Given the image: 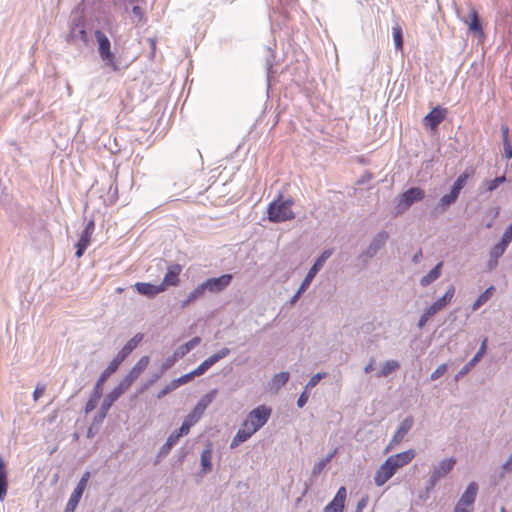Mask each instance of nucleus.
<instances>
[{
	"label": "nucleus",
	"mask_w": 512,
	"mask_h": 512,
	"mask_svg": "<svg viewBox=\"0 0 512 512\" xmlns=\"http://www.w3.org/2000/svg\"><path fill=\"white\" fill-rule=\"evenodd\" d=\"M164 373H161V370L158 373L152 375L151 379L145 384L142 391L146 390L150 385L154 384Z\"/></svg>",
	"instance_id": "680f3d73"
},
{
	"label": "nucleus",
	"mask_w": 512,
	"mask_h": 512,
	"mask_svg": "<svg viewBox=\"0 0 512 512\" xmlns=\"http://www.w3.org/2000/svg\"><path fill=\"white\" fill-rule=\"evenodd\" d=\"M439 480L440 479L431 472L430 478H429V480L427 482V489L429 490V489L434 488V486L437 484V482Z\"/></svg>",
	"instance_id": "0e129e2a"
},
{
	"label": "nucleus",
	"mask_w": 512,
	"mask_h": 512,
	"mask_svg": "<svg viewBox=\"0 0 512 512\" xmlns=\"http://www.w3.org/2000/svg\"><path fill=\"white\" fill-rule=\"evenodd\" d=\"M271 412V408L265 405L256 407L247 415L244 426H248L252 432H257L267 423Z\"/></svg>",
	"instance_id": "423d86ee"
},
{
	"label": "nucleus",
	"mask_w": 512,
	"mask_h": 512,
	"mask_svg": "<svg viewBox=\"0 0 512 512\" xmlns=\"http://www.w3.org/2000/svg\"><path fill=\"white\" fill-rule=\"evenodd\" d=\"M511 241H512V223L505 229L499 243L508 247L509 244L511 243Z\"/></svg>",
	"instance_id": "09e8293b"
},
{
	"label": "nucleus",
	"mask_w": 512,
	"mask_h": 512,
	"mask_svg": "<svg viewBox=\"0 0 512 512\" xmlns=\"http://www.w3.org/2000/svg\"><path fill=\"white\" fill-rule=\"evenodd\" d=\"M477 492H478V485L477 483L475 482H471L466 490L464 491V493L461 495L459 501H458V504H461L463 506H471L475 499H476V496H477Z\"/></svg>",
	"instance_id": "b1692460"
},
{
	"label": "nucleus",
	"mask_w": 512,
	"mask_h": 512,
	"mask_svg": "<svg viewBox=\"0 0 512 512\" xmlns=\"http://www.w3.org/2000/svg\"><path fill=\"white\" fill-rule=\"evenodd\" d=\"M201 342V338L196 336L192 338L190 341L185 343L186 347H189V351L193 350L197 345H199Z\"/></svg>",
	"instance_id": "e2e57ef3"
},
{
	"label": "nucleus",
	"mask_w": 512,
	"mask_h": 512,
	"mask_svg": "<svg viewBox=\"0 0 512 512\" xmlns=\"http://www.w3.org/2000/svg\"><path fill=\"white\" fill-rule=\"evenodd\" d=\"M470 175L471 174L469 172H467V171H465L464 173L459 175L458 178L453 183L450 191H452L454 194L459 196L460 191L466 185V182H467L468 178L470 177Z\"/></svg>",
	"instance_id": "c9c22d12"
},
{
	"label": "nucleus",
	"mask_w": 512,
	"mask_h": 512,
	"mask_svg": "<svg viewBox=\"0 0 512 512\" xmlns=\"http://www.w3.org/2000/svg\"><path fill=\"white\" fill-rule=\"evenodd\" d=\"M414 425V418L413 416L409 415L403 421L400 423L398 427V431L402 433L404 436L407 435V433L411 430V428Z\"/></svg>",
	"instance_id": "79ce46f5"
},
{
	"label": "nucleus",
	"mask_w": 512,
	"mask_h": 512,
	"mask_svg": "<svg viewBox=\"0 0 512 512\" xmlns=\"http://www.w3.org/2000/svg\"><path fill=\"white\" fill-rule=\"evenodd\" d=\"M195 374L193 373V371L187 373V374H184L182 375L181 377L177 378V379H174L176 385L178 386V388L188 382H190L191 380H193L195 378Z\"/></svg>",
	"instance_id": "603ef678"
},
{
	"label": "nucleus",
	"mask_w": 512,
	"mask_h": 512,
	"mask_svg": "<svg viewBox=\"0 0 512 512\" xmlns=\"http://www.w3.org/2000/svg\"><path fill=\"white\" fill-rule=\"evenodd\" d=\"M447 370H448V365L446 363L441 364L440 366L437 367V369L435 371L432 372L430 379L432 381L439 379L447 372Z\"/></svg>",
	"instance_id": "8fccbe9b"
},
{
	"label": "nucleus",
	"mask_w": 512,
	"mask_h": 512,
	"mask_svg": "<svg viewBox=\"0 0 512 512\" xmlns=\"http://www.w3.org/2000/svg\"><path fill=\"white\" fill-rule=\"evenodd\" d=\"M504 146V158L506 160H510L512 158V145L511 142L503 143Z\"/></svg>",
	"instance_id": "bf43d9fd"
},
{
	"label": "nucleus",
	"mask_w": 512,
	"mask_h": 512,
	"mask_svg": "<svg viewBox=\"0 0 512 512\" xmlns=\"http://www.w3.org/2000/svg\"><path fill=\"white\" fill-rule=\"evenodd\" d=\"M455 293V288L453 285H450L446 291V293L438 299V301L445 307L453 298Z\"/></svg>",
	"instance_id": "de8ad7c7"
},
{
	"label": "nucleus",
	"mask_w": 512,
	"mask_h": 512,
	"mask_svg": "<svg viewBox=\"0 0 512 512\" xmlns=\"http://www.w3.org/2000/svg\"><path fill=\"white\" fill-rule=\"evenodd\" d=\"M404 435L402 433H400L398 430H396L394 436L392 437L387 449H390L392 448L394 445H397L399 444L403 439H404Z\"/></svg>",
	"instance_id": "6e6d98bb"
},
{
	"label": "nucleus",
	"mask_w": 512,
	"mask_h": 512,
	"mask_svg": "<svg viewBox=\"0 0 512 512\" xmlns=\"http://www.w3.org/2000/svg\"><path fill=\"white\" fill-rule=\"evenodd\" d=\"M230 354L229 348H222L215 354L211 355L207 359H205L198 367H196L193 371L195 376H201L203 375L210 367H212L214 364H216L221 359L227 357Z\"/></svg>",
	"instance_id": "ddd939ff"
},
{
	"label": "nucleus",
	"mask_w": 512,
	"mask_h": 512,
	"mask_svg": "<svg viewBox=\"0 0 512 512\" xmlns=\"http://www.w3.org/2000/svg\"><path fill=\"white\" fill-rule=\"evenodd\" d=\"M182 270V267L179 264H173L168 267V270L164 276L163 282L160 285H164V290L167 286H176L178 285L179 279L178 276Z\"/></svg>",
	"instance_id": "412c9836"
},
{
	"label": "nucleus",
	"mask_w": 512,
	"mask_h": 512,
	"mask_svg": "<svg viewBox=\"0 0 512 512\" xmlns=\"http://www.w3.org/2000/svg\"><path fill=\"white\" fill-rule=\"evenodd\" d=\"M444 118L445 111L440 108H434L425 116L424 121L431 129H435L444 120Z\"/></svg>",
	"instance_id": "a878e982"
},
{
	"label": "nucleus",
	"mask_w": 512,
	"mask_h": 512,
	"mask_svg": "<svg viewBox=\"0 0 512 512\" xmlns=\"http://www.w3.org/2000/svg\"><path fill=\"white\" fill-rule=\"evenodd\" d=\"M392 35L395 44L396 50H402L403 47V36L402 29L399 25H396L392 28Z\"/></svg>",
	"instance_id": "a19ab883"
},
{
	"label": "nucleus",
	"mask_w": 512,
	"mask_h": 512,
	"mask_svg": "<svg viewBox=\"0 0 512 512\" xmlns=\"http://www.w3.org/2000/svg\"><path fill=\"white\" fill-rule=\"evenodd\" d=\"M143 335L141 333L136 334L133 338H131L119 351L116 357L112 360L118 366L128 357V355L138 346V344L142 341Z\"/></svg>",
	"instance_id": "dca6fc26"
},
{
	"label": "nucleus",
	"mask_w": 512,
	"mask_h": 512,
	"mask_svg": "<svg viewBox=\"0 0 512 512\" xmlns=\"http://www.w3.org/2000/svg\"><path fill=\"white\" fill-rule=\"evenodd\" d=\"M458 196L450 191L448 194L443 195L438 203V207L442 212L446 211L453 203L456 202Z\"/></svg>",
	"instance_id": "e433bc0d"
},
{
	"label": "nucleus",
	"mask_w": 512,
	"mask_h": 512,
	"mask_svg": "<svg viewBox=\"0 0 512 512\" xmlns=\"http://www.w3.org/2000/svg\"><path fill=\"white\" fill-rule=\"evenodd\" d=\"M486 350H487V338H484L477 353L455 375V381H459L462 377H464L482 359V357L486 353Z\"/></svg>",
	"instance_id": "4468645a"
},
{
	"label": "nucleus",
	"mask_w": 512,
	"mask_h": 512,
	"mask_svg": "<svg viewBox=\"0 0 512 512\" xmlns=\"http://www.w3.org/2000/svg\"><path fill=\"white\" fill-rule=\"evenodd\" d=\"M215 392L208 393L204 395L196 404L194 409L185 417L180 429L182 433L188 434L190 431V428L196 424L200 418L202 417L203 413L207 409V407L211 404V402L214 399Z\"/></svg>",
	"instance_id": "7ed1b4c3"
},
{
	"label": "nucleus",
	"mask_w": 512,
	"mask_h": 512,
	"mask_svg": "<svg viewBox=\"0 0 512 512\" xmlns=\"http://www.w3.org/2000/svg\"><path fill=\"white\" fill-rule=\"evenodd\" d=\"M135 288L138 293L147 297H154L164 291V285H153L144 282H137Z\"/></svg>",
	"instance_id": "5701e85b"
},
{
	"label": "nucleus",
	"mask_w": 512,
	"mask_h": 512,
	"mask_svg": "<svg viewBox=\"0 0 512 512\" xmlns=\"http://www.w3.org/2000/svg\"><path fill=\"white\" fill-rule=\"evenodd\" d=\"M294 201L291 198L283 200L280 194L277 199L273 200L268 207V220L273 223L285 222L292 220L295 215L292 210Z\"/></svg>",
	"instance_id": "f257e3e1"
},
{
	"label": "nucleus",
	"mask_w": 512,
	"mask_h": 512,
	"mask_svg": "<svg viewBox=\"0 0 512 512\" xmlns=\"http://www.w3.org/2000/svg\"><path fill=\"white\" fill-rule=\"evenodd\" d=\"M232 281L231 274H223L217 278H209L201 283L204 292H209L212 294H217L224 291Z\"/></svg>",
	"instance_id": "9b49d317"
},
{
	"label": "nucleus",
	"mask_w": 512,
	"mask_h": 512,
	"mask_svg": "<svg viewBox=\"0 0 512 512\" xmlns=\"http://www.w3.org/2000/svg\"><path fill=\"white\" fill-rule=\"evenodd\" d=\"M69 39L73 40V41L82 40L85 42L86 41V31L84 30L83 27L76 24L75 26H73L71 28V31L69 34Z\"/></svg>",
	"instance_id": "58836bf2"
},
{
	"label": "nucleus",
	"mask_w": 512,
	"mask_h": 512,
	"mask_svg": "<svg viewBox=\"0 0 512 512\" xmlns=\"http://www.w3.org/2000/svg\"><path fill=\"white\" fill-rule=\"evenodd\" d=\"M177 359L174 355L169 356L161 365V373H165L167 370H169L175 363Z\"/></svg>",
	"instance_id": "864d4df0"
},
{
	"label": "nucleus",
	"mask_w": 512,
	"mask_h": 512,
	"mask_svg": "<svg viewBox=\"0 0 512 512\" xmlns=\"http://www.w3.org/2000/svg\"><path fill=\"white\" fill-rule=\"evenodd\" d=\"M90 478V472H85L81 479L79 480L77 486L73 490L72 494L70 495V498L66 504L64 512H75L77 505L84 493V490L86 489L87 483Z\"/></svg>",
	"instance_id": "9d476101"
},
{
	"label": "nucleus",
	"mask_w": 512,
	"mask_h": 512,
	"mask_svg": "<svg viewBox=\"0 0 512 512\" xmlns=\"http://www.w3.org/2000/svg\"><path fill=\"white\" fill-rule=\"evenodd\" d=\"M327 376L326 372H319L313 375L309 381L307 382L305 389L310 390L314 388L322 379H324Z\"/></svg>",
	"instance_id": "a18cd8bd"
},
{
	"label": "nucleus",
	"mask_w": 512,
	"mask_h": 512,
	"mask_svg": "<svg viewBox=\"0 0 512 512\" xmlns=\"http://www.w3.org/2000/svg\"><path fill=\"white\" fill-rule=\"evenodd\" d=\"M334 252V249L329 248L325 249L320 256L315 260L311 268L309 269L308 273L306 274L305 278L302 281V288L304 286L309 287L317 273L322 269L326 261L332 256Z\"/></svg>",
	"instance_id": "f8f14e48"
},
{
	"label": "nucleus",
	"mask_w": 512,
	"mask_h": 512,
	"mask_svg": "<svg viewBox=\"0 0 512 512\" xmlns=\"http://www.w3.org/2000/svg\"><path fill=\"white\" fill-rule=\"evenodd\" d=\"M309 399V394H308V390H304L300 396L298 397V400H297V406L299 408H302L306 405L307 401Z\"/></svg>",
	"instance_id": "4d7b16f0"
},
{
	"label": "nucleus",
	"mask_w": 512,
	"mask_h": 512,
	"mask_svg": "<svg viewBox=\"0 0 512 512\" xmlns=\"http://www.w3.org/2000/svg\"><path fill=\"white\" fill-rule=\"evenodd\" d=\"M502 469L505 472H512V452L509 458L503 463Z\"/></svg>",
	"instance_id": "338daca9"
},
{
	"label": "nucleus",
	"mask_w": 512,
	"mask_h": 512,
	"mask_svg": "<svg viewBox=\"0 0 512 512\" xmlns=\"http://www.w3.org/2000/svg\"><path fill=\"white\" fill-rule=\"evenodd\" d=\"M44 391H45V386L38 384L33 392V399L35 401H37L43 395Z\"/></svg>",
	"instance_id": "052dcab7"
},
{
	"label": "nucleus",
	"mask_w": 512,
	"mask_h": 512,
	"mask_svg": "<svg viewBox=\"0 0 512 512\" xmlns=\"http://www.w3.org/2000/svg\"><path fill=\"white\" fill-rule=\"evenodd\" d=\"M177 388H178V386L176 385L175 381L172 380L161 391H159V393L157 394V398L161 399L164 396H166L167 394H169L170 392L176 390Z\"/></svg>",
	"instance_id": "3c124183"
},
{
	"label": "nucleus",
	"mask_w": 512,
	"mask_h": 512,
	"mask_svg": "<svg viewBox=\"0 0 512 512\" xmlns=\"http://www.w3.org/2000/svg\"><path fill=\"white\" fill-rule=\"evenodd\" d=\"M114 4L123 5L124 12L129 15L132 24L141 26L147 22L145 14V0H115Z\"/></svg>",
	"instance_id": "f03ea898"
},
{
	"label": "nucleus",
	"mask_w": 512,
	"mask_h": 512,
	"mask_svg": "<svg viewBox=\"0 0 512 512\" xmlns=\"http://www.w3.org/2000/svg\"><path fill=\"white\" fill-rule=\"evenodd\" d=\"M213 444L207 442L200 456L201 474L206 475L212 471Z\"/></svg>",
	"instance_id": "6ab92c4d"
},
{
	"label": "nucleus",
	"mask_w": 512,
	"mask_h": 512,
	"mask_svg": "<svg viewBox=\"0 0 512 512\" xmlns=\"http://www.w3.org/2000/svg\"><path fill=\"white\" fill-rule=\"evenodd\" d=\"M506 249V246L497 243L491 248L489 256H491V258H496L499 260V258L505 253Z\"/></svg>",
	"instance_id": "49530a36"
},
{
	"label": "nucleus",
	"mask_w": 512,
	"mask_h": 512,
	"mask_svg": "<svg viewBox=\"0 0 512 512\" xmlns=\"http://www.w3.org/2000/svg\"><path fill=\"white\" fill-rule=\"evenodd\" d=\"M8 489V473L6 469V464L0 455V501L2 502L6 495Z\"/></svg>",
	"instance_id": "c756f323"
},
{
	"label": "nucleus",
	"mask_w": 512,
	"mask_h": 512,
	"mask_svg": "<svg viewBox=\"0 0 512 512\" xmlns=\"http://www.w3.org/2000/svg\"><path fill=\"white\" fill-rule=\"evenodd\" d=\"M335 453H336V451L330 453L327 457H325L324 459H321L319 462H317L312 469V474L315 476L320 474L325 469L327 464L332 460Z\"/></svg>",
	"instance_id": "ea45409f"
},
{
	"label": "nucleus",
	"mask_w": 512,
	"mask_h": 512,
	"mask_svg": "<svg viewBox=\"0 0 512 512\" xmlns=\"http://www.w3.org/2000/svg\"><path fill=\"white\" fill-rule=\"evenodd\" d=\"M497 265H498V259L491 258V256H489V260L487 262V269L489 271H492L497 267Z\"/></svg>",
	"instance_id": "774afa93"
},
{
	"label": "nucleus",
	"mask_w": 512,
	"mask_h": 512,
	"mask_svg": "<svg viewBox=\"0 0 512 512\" xmlns=\"http://www.w3.org/2000/svg\"><path fill=\"white\" fill-rule=\"evenodd\" d=\"M308 289V287L304 286V288H302V283L300 284L298 290L296 291V293L293 295V297L290 299V304L291 305H294L298 299L300 298V296Z\"/></svg>",
	"instance_id": "13d9d810"
},
{
	"label": "nucleus",
	"mask_w": 512,
	"mask_h": 512,
	"mask_svg": "<svg viewBox=\"0 0 512 512\" xmlns=\"http://www.w3.org/2000/svg\"><path fill=\"white\" fill-rule=\"evenodd\" d=\"M187 435L186 433H182L179 428L177 431L172 432L167 438L166 442L162 445L158 452V457H165L169 454L171 449L176 445L179 441L180 437Z\"/></svg>",
	"instance_id": "4be33fe9"
},
{
	"label": "nucleus",
	"mask_w": 512,
	"mask_h": 512,
	"mask_svg": "<svg viewBox=\"0 0 512 512\" xmlns=\"http://www.w3.org/2000/svg\"><path fill=\"white\" fill-rule=\"evenodd\" d=\"M205 295L204 289L201 284L197 285L188 295L187 297L181 301V307L185 308L189 306L194 301L202 298Z\"/></svg>",
	"instance_id": "2f4dec72"
},
{
	"label": "nucleus",
	"mask_w": 512,
	"mask_h": 512,
	"mask_svg": "<svg viewBox=\"0 0 512 512\" xmlns=\"http://www.w3.org/2000/svg\"><path fill=\"white\" fill-rule=\"evenodd\" d=\"M101 396H102L101 392L93 389L91 397H90V399L88 400V402L86 403V406H85V413L86 414L90 413L91 411H93L96 408V406L98 404V401L101 398Z\"/></svg>",
	"instance_id": "4c0bfd02"
},
{
	"label": "nucleus",
	"mask_w": 512,
	"mask_h": 512,
	"mask_svg": "<svg viewBox=\"0 0 512 512\" xmlns=\"http://www.w3.org/2000/svg\"><path fill=\"white\" fill-rule=\"evenodd\" d=\"M395 473L396 470L385 460V462L376 471L374 482L377 486H382L390 480Z\"/></svg>",
	"instance_id": "a211bd4d"
},
{
	"label": "nucleus",
	"mask_w": 512,
	"mask_h": 512,
	"mask_svg": "<svg viewBox=\"0 0 512 512\" xmlns=\"http://www.w3.org/2000/svg\"><path fill=\"white\" fill-rule=\"evenodd\" d=\"M347 496V491L344 486H341L333 500L325 506L323 512H343L344 504Z\"/></svg>",
	"instance_id": "f3484780"
},
{
	"label": "nucleus",
	"mask_w": 512,
	"mask_h": 512,
	"mask_svg": "<svg viewBox=\"0 0 512 512\" xmlns=\"http://www.w3.org/2000/svg\"><path fill=\"white\" fill-rule=\"evenodd\" d=\"M425 197V191L420 187H411L397 197V214L404 213L414 203L422 201Z\"/></svg>",
	"instance_id": "39448f33"
},
{
	"label": "nucleus",
	"mask_w": 512,
	"mask_h": 512,
	"mask_svg": "<svg viewBox=\"0 0 512 512\" xmlns=\"http://www.w3.org/2000/svg\"><path fill=\"white\" fill-rule=\"evenodd\" d=\"M95 38L98 43V52L101 60L114 71L118 70L116 57L114 53L111 52V43L108 37L102 31L96 30Z\"/></svg>",
	"instance_id": "20e7f679"
},
{
	"label": "nucleus",
	"mask_w": 512,
	"mask_h": 512,
	"mask_svg": "<svg viewBox=\"0 0 512 512\" xmlns=\"http://www.w3.org/2000/svg\"><path fill=\"white\" fill-rule=\"evenodd\" d=\"M443 308L445 307L438 300H436L432 305L427 307L418 321V328L422 329L426 325L428 320L435 314H437L439 311H441Z\"/></svg>",
	"instance_id": "393cba45"
},
{
	"label": "nucleus",
	"mask_w": 512,
	"mask_h": 512,
	"mask_svg": "<svg viewBox=\"0 0 512 512\" xmlns=\"http://www.w3.org/2000/svg\"><path fill=\"white\" fill-rule=\"evenodd\" d=\"M415 456L416 451L414 449H409L407 451L388 457L386 461L397 471L399 468L410 463Z\"/></svg>",
	"instance_id": "2eb2a0df"
},
{
	"label": "nucleus",
	"mask_w": 512,
	"mask_h": 512,
	"mask_svg": "<svg viewBox=\"0 0 512 512\" xmlns=\"http://www.w3.org/2000/svg\"><path fill=\"white\" fill-rule=\"evenodd\" d=\"M443 262H439L428 274L424 275L419 283L422 287H427L435 282L442 274Z\"/></svg>",
	"instance_id": "c85d7f7f"
},
{
	"label": "nucleus",
	"mask_w": 512,
	"mask_h": 512,
	"mask_svg": "<svg viewBox=\"0 0 512 512\" xmlns=\"http://www.w3.org/2000/svg\"><path fill=\"white\" fill-rule=\"evenodd\" d=\"M367 504H368V499L365 497L361 498L357 503L355 512H362L363 509L367 506Z\"/></svg>",
	"instance_id": "69168bd1"
},
{
	"label": "nucleus",
	"mask_w": 512,
	"mask_h": 512,
	"mask_svg": "<svg viewBox=\"0 0 512 512\" xmlns=\"http://www.w3.org/2000/svg\"><path fill=\"white\" fill-rule=\"evenodd\" d=\"M254 433L255 432H252V430L248 426H244V423H243L241 428L237 431L236 435L232 439L230 448L231 449L236 448L241 443L247 441Z\"/></svg>",
	"instance_id": "cd10ccee"
},
{
	"label": "nucleus",
	"mask_w": 512,
	"mask_h": 512,
	"mask_svg": "<svg viewBox=\"0 0 512 512\" xmlns=\"http://www.w3.org/2000/svg\"><path fill=\"white\" fill-rule=\"evenodd\" d=\"M149 362L150 359L148 356L141 357L117 386H119L122 391L126 392L132 383L144 372L149 365Z\"/></svg>",
	"instance_id": "0eeeda50"
},
{
	"label": "nucleus",
	"mask_w": 512,
	"mask_h": 512,
	"mask_svg": "<svg viewBox=\"0 0 512 512\" xmlns=\"http://www.w3.org/2000/svg\"><path fill=\"white\" fill-rule=\"evenodd\" d=\"M456 464L455 458H447L440 461L436 466H434L432 473L437 476L439 479L444 478L448 475L454 468Z\"/></svg>",
	"instance_id": "aec40b11"
},
{
	"label": "nucleus",
	"mask_w": 512,
	"mask_h": 512,
	"mask_svg": "<svg viewBox=\"0 0 512 512\" xmlns=\"http://www.w3.org/2000/svg\"><path fill=\"white\" fill-rule=\"evenodd\" d=\"M388 237L389 235L385 231H380L373 237L368 248L359 256V258L363 259L365 266L368 263V259L373 258L384 247Z\"/></svg>",
	"instance_id": "6e6552de"
},
{
	"label": "nucleus",
	"mask_w": 512,
	"mask_h": 512,
	"mask_svg": "<svg viewBox=\"0 0 512 512\" xmlns=\"http://www.w3.org/2000/svg\"><path fill=\"white\" fill-rule=\"evenodd\" d=\"M118 365L116 362L110 361L106 369L101 373L100 377L96 381L94 388L99 392H103V385L107 381V379L118 369Z\"/></svg>",
	"instance_id": "bb28decb"
},
{
	"label": "nucleus",
	"mask_w": 512,
	"mask_h": 512,
	"mask_svg": "<svg viewBox=\"0 0 512 512\" xmlns=\"http://www.w3.org/2000/svg\"><path fill=\"white\" fill-rule=\"evenodd\" d=\"M505 181H506V176L502 175V176L496 177L495 179L485 181L484 185H485L487 191L492 192V191L496 190L499 187V185L504 183Z\"/></svg>",
	"instance_id": "37998d69"
},
{
	"label": "nucleus",
	"mask_w": 512,
	"mask_h": 512,
	"mask_svg": "<svg viewBox=\"0 0 512 512\" xmlns=\"http://www.w3.org/2000/svg\"><path fill=\"white\" fill-rule=\"evenodd\" d=\"M125 391H122V389L119 386H116L110 393H108L102 403L99 412L94 418L95 423H102L105 417L107 416L108 411L112 407V405L120 398L122 394H124Z\"/></svg>",
	"instance_id": "1a4fd4ad"
},
{
	"label": "nucleus",
	"mask_w": 512,
	"mask_h": 512,
	"mask_svg": "<svg viewBox=\"0 0 512 512\" xmlns=\"http://www.w3.org/2000/svg\"><path fill=\"white\" fill-rule=\"evenodd\" d=\"M494 291V287L490 286L487 288L483 293H481L478 298L474 301L472 304V310L476 311L478 310L483 304H485L490 297L492 296V293Z\"/></svg>",
	"instance_id": "f704fd0d"
},
{
	"label": "nucleus",
	"mask_w": 512,
	"mask_h": 512,
	"mask_svg": "<svg viewBox=\"0 0 512 512\" xmlns=\"http://www.w3.org/2000/svg\"><path fill=\"white\" fill-rule=\"evenodd\" d=\"M190 351H189V347H186L185 344L179 346L173 353V355L176 357V359H180V358H183L186 354H188Z\"/></svg>",
	"instance_id": "5fc2aeb1"
},
{
	"label": "nucleus",
	"mask_w": 512,
	"mask_h": 512,
	"mask_svg": "<svg viewBox=\"0 0 512 512\" xmlns=\"http://www.w3.org/2000/svg\"><path fill=\"white\" fill-rule=\"evenodd\" d=\"M290 375L288 372H280L275 374L272 380L270 381V389L274 392H278L288 381Z\"/></svg>",
	"instance_id": "7c9ffc66"
},
{
	"label": "nucleus",
	"mask_w": 512,
	"mask_h": 512,
	"mask_svg": "<svg viewBox=\"0 0 512 512\" xmlns=\"http://www.w3.org/2000/svg\"><path fill=\"white\" fill-rule=\"evenodd\" d=\"M398 368H399V363L396 360L386 361L382 365L381 369L378 371L377 377L378 378L387 377L388 375H390L392 372H394Z\"/></svg>",
	"instance_id": "72a5a7b5"
},
{
	"label": "nucleus",
	"mask_w": 512,
	"mask_h": 512,
	"mask_svg": "<svg viewBox=\"0 0 512 512\" xmlns=\"http://www.w3.org/2000/svg\"><path fill=\"white\" fill-rule=\"evenodd\" d=\"M91 236H92V234L83 230V232L81 233L80 239H79L78 243L76 244V252H75L76 257L80 258L84 254L85 250L87 249V247L90 244Z\"/></svg>",
	"instance_id": "473e14b6"
},
{
	"label": "nucleus",
	"mask_w": 512,
	"mask_h": 512,
	"mask_svg": "<svg viewBox=\"0 0 512 512\" xmlns=\"http://www.w3.org/2000/svg\"><path fill=\"white\" fill-rule=\"evenodd\" d=\"M469 30L474 33H479L482 31V26L478 14L475 10L471 11V21L469 23Z\"/></svg>",
	"instance_id": "c03bdc74"
}]
</instances>
